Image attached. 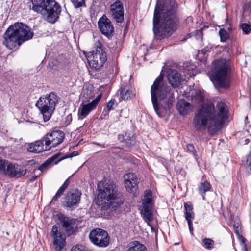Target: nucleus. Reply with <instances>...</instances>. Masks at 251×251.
Segmentation results:
<instances>
[{
    "mask_svg": "<svg viewBox=\"0 0 251 251\" xmlns=\"http://www.w3.org/2000/svg\"><path fill=\"white\" fill-rule=\"evenodd\" d=\"M179 24L177 5L175 0H157L153 18V30L159 39L170 36Z\"/></svg>",
    "mask_w": 251,
    "mask_h": 251,
    "instance_id": "f257e3e1",
    "label": "nucleus"
},
{
    "mask_svg": "<svg viewBox=\"0 0 251 251\" xmlns=\"http://www.w3.org/2000/svg\"><path fill=\"white\" fill-rule=\"evenodd\" d=\"M228 118V109L223 102H218L215 108L212 104H204L196 113L194 117V128L202 131L207 128L208 133L214 135Z\"/></svg>",
    "mask_w": 251,
    "mask_h": 251,
    "instance_id": "f03ea898",
    "label": "nucleus"
},
{
    "mask_svg": "<svg viewBox=\"0 0 251 251\" xmlns=\"http://www.w3.org/2000/svg\"><path fill=\"white\" fill-rule=\"evenodd\" d=\"M163 76L160 75L151 86V101L157 115L163 117L170 112L175 102L174 94L172 89L163 83Z\"/></svg>",
    "mask_w": 251,
    "mask_h": 251,
    "instance_id": "7ed1b4c3",
    "label": "nucleus"
},
{
    "mask_svg": "<svg viewBox=\"0 0 251 251\" xmlns=\"http://www.w3.org/2000/svg\"><path fill=\"white\" fill-rule=\"evenodd\" d=\"M33 32L27 25L17 22L11 25L3 35V44L7 48L12 49L17 45L32 38Z\"/></svg>",
    "mask_w": 251,
    "mask_h": 251,
    "instance_id": "20e7f679",
    "label": "nucleus"
},
{
    "mask_svg": "<svg viewBox=\"0 0 251 251\" xmlns=\"http://www.w3.org/2000/svg\"><path fill=\"white\" fill-rule=\"evenodd\" d=\"M98 199H101L103 207L115 210L123 204V199L118 193L114 182L111 180L100 182L98 184Z\"/></svg>",
    "mask_w": 251,
    "mask_h": 251,
    "instance_id": "39448f33",
    "label": "nucleus"
},
{
    "mask_svg": "<svg viewBox=\"0 0 251 251\" xmlns=\"http://www.w3.org/2000/svg\"><path fill=\"white\" fill-rule=\"evenodd\" d=\"M29 6L50 23L57 21L61 11V6L55 0H32Z\"/></svg>",
    "mask_w": 251,
    "mask_h": 251,
    "instance_id": "423d86ee",
    "label": "nucleus"
},
{
    "mask_svg": "<svg viewBox=\"0 0 251 251\" xmlns=\"http://www.w3.org/2000/svg\"><path fill=\"white\" fill-rule=\"evenodd\" d=\"M211 75L220 87H229L230 68L226 60L221 59L214 61L212 63Z\"/></svg>",
    "mask_w": 251,
    "mask_h": 251,
    "instance_id": "0eeeda50",
    "label": "nucleus"
},
{
    "mask_svg": "<svg viewBox=\"0 0 251 251\" xmlns=\"http://www.w3.org/2000/svg\"><path fill=\"white\" fill-rule=\"evenodd\" d=\"M58 101V97L53 92L40 97L36 106L42 114L44 122L49 121Z\"/></svg>",
    "mask_w": 251,
    "mask_h": 251,
    "instance_id": "6e6552de",
    "label": "nucleus"
},
{
    "mask_svg": "<svg viewBox=\"0 0 251 251\" xmlns=\"http://www.w3.org/2000/svg\"><path fill=\"white\" fill-rule=\"evenodd\" d=\"M90 67L96 70H100L107 60L106 55L102 44L98 42L95 50L85 54Z\"/></svg>",
    "mask_w": 251,
    "mask_h": 251,
    "instance_id": "1a4fd4ad",
    "label": "nucleus"
},
{
    "mask_svg": "<svg viewBox=\"0 0 251 251\" xmlns=\"http://www.w3.org/2000/svg\"><path fill=\"white\" fill-rule=\"evenodd\" d=\"M142 201L141 213L145 221L151 227V223L153 220V217L152 211L153 202L152 200V192L150 190L145 192Z\"/></svg>",
    "mask_w": 251,
    "mask_h": 251,
    "instance_id": "9d476101",
    "label": "nucleus"
},
{
    "mask_svg": "<svg viewBox=\"0 0 251 251\" xmlns=\"http://www.w3.org/2000/svg\"><path fill=\"white\" fill-rule=\"evenodd\" d=\"M0 171L11 177H20L25 175L26 170L20 166L10 163L0 157Z\"/></svg>",
    "mask_w": 251,
    "mask_h": 251,
    "instance_id": "9b49d317",
    "label": "nucleus"
},
{
    "mask_svg": "<svg viewBox=\"0 0 251 251\" xmlns=\"http://www.w3.org/2000/svg\"><path fill=\"white\" fill-rule=\"evenodd\" d=\"M89 237L92 243L99 247H105L109 244L108 233L100 228L92 230L89 234Z\"/></svg>",
    "mask_w": 251,
    "mask_h": 251,
    "instance_id": "f8f14e48",
    "label": "nucleus"
},
{
    "mask_svg": "<svg viewBox=\"0 0 251 251\" xmlns=\"http://www.w3.org/2000/svg\"><path fill=\"white\" fill-rule=\"evenodd\" d=\"M65 137L64 133L61 130H53L47 133L44 137L46 150H50L60 144Z\"/></svg>",
    "mask_w": 251,
    "mask_h": 251,
    "instance_id": "ddd939ff",
    "label": "nucleus"
},
{
    "mask_svg": "<svg viewBox=\"0 0 251 251\" xmlns=\"http://www.w3.org/2000/svg\"><path fill=\"white\" fill-rule=\"evenodd\" d=\"M109 14L116 23H122L124 20V9L122 2L117 0L112 4L110 7Z\"/></svg>",
    "mask_w": 251,
    "mask_h": 251,
    "instance_id": "4468645a",
    "label": "nucleus"
},
{
    "mask_svg": "<svg viewBox=\"0 0 251 251\" xmlns=\"http://www.w3.org/2000/svg\"><path fill=\"white\" fill-rule=\"evenodd\" d=\"M99 28L101 33L106 37L110 38L113 36L114 28L111 21L105 15H103L98 23Z\"/></svg>",
    "mask_w": 251,
    "mask_h": 251,
    "instance_id": "2eb2a0df",
    "label": "nucleus"
},
{
    "mask_svg": "<svg viewBox=\"0 0 251 251\" xmlns=\"http://www.w3.org/2000/svg\"><path fill=\"white\" fill-rule=\"evenodd\" d=\"M81 196V192L77 189L70 190L66 194L64 206L71 208L77 205L79 202Z\"/></svg>",
    "mask_w": 251,
    "mask_h": 251,
    "instance_id": "dca6fc26",
    "label": "nucleus"
},
{
    "mask_svg": "<svg viewBox=\"0 0 251 251\" xmlns=\"http://www.w3.org/2000/svg\"><path fill=\"white\" fill-rule=\"evenodd\" d=\"M100 98L101 96L99 95L91 102L86 104H81L78 111L79 119H84L92 110L94 109L100 101Z\"/></svg>",
    "mask_w": 251,
    "mask_h": 251,
    "instance_id": "f3484780",
    "label": "nucleus"
},
{
    "mask_svg": "<svg viewBox=\"0 0 251 251\" xmlns=\"http://www.w3.org/2000/svg\"><path fill=\"white\" fill-rule=\"evenodd\" d=\"M51 234L54 238V245L56 250L60 251L65 245V236L61 233L55 225L53 226Z\"/></svg>",
    "mask_w": 251,
    "mask_h": 251,
    "instance_id": "a211bd4d",
    "label": "nucleus"
},
{
    "mask_svg": "<svg viewBox=\"0 0 251 251\" xmlns=\"http://www.w3.org/2000/svg\"><path fill=\"white\" fill-rule=\"evenodd\" d=\"M124 178L125 187L128 191L134 192L137 189L139 181L134 173L126 174Z\"/></svg>",
    "mask_w": 251,
    "mask_h": 251,
    "instance_id": "6ab92c4d",
    "label": "nucleus"
},
{
    "mask_svg": "<svg viewBox=\"0 0 251 251\" xmlns=\"http://www.w3.org/2000/svg\"><path fill=\"white\" fill-rule=\"evenodd\" d=\"M61 220L63 228L69 235H71L75 232V229L76 227V224L75 219L64 217H62Z\"/></svg>",
    "mask_w": 251,
    "mask_h": 251,
    "instance_id": "aec40b11",
    "label": "nucleus"
},
{
    "mask_svg": "<svg viewBox=\"0 0 251 251\" xmlns=\"http://www.w3.org/2000/svg\"><path fill=\"white\" fill-rule=\"evenodd\" d=\"M168 80L174 88L178 87L181 83V75L176 70L170 69L168 71Z\"/></svg>",
    "mask_w": 251,
    "mask_h": 251,
    "instance_id": "412c9836",
    "label": "nucleus"
},
{
    "mask_svg": "<svg viewBox=\"0 0 251 251\" xmlns=\"http://www.w3.org/2000/svg\"><path fill=\"white\" fill-rule=\"evenodd\" d=\"M44 137L41 140H37L34 142L28 144L27 150L28 151L39 153L46 151V147H44Z\"/></svg>",
    "mask_w": 251,
    "mask_h": 251,
    "instance_id": "4be33fe9",
    "label": "nucleus"
},
{
    "mask_svg": "<svg viewBox=\"0 0 251 251\" xmlns=\"http://www.w3.org/2000/svg\"><path fill=\"white\" fill-rule=\"evenodd\" d=\"M119 140L124 143V146L127 150L134 145L136 142L134 136L131 133H125V135H119Z\"/></svg>",
    "mask_w": 251,
    "mask_h": 251,
    "instance_id": "5701e85b",
    "label": "nucleus"
},
{
    "mask_svg": "<svg viewBox=\"0 0 251 251\" xmlns=\"http://www.w3.org/2000/svg\"><path fill=\"white\" fill-rule=\"evenodd\" d=\"M176 107L180 114L183 115L187 114L192 110V106L182 99L178 101Z\"/></svg>",
    "mask_w": 251,
    "mask_h": 251,
    "instance_id": "b1692460",
    "label": "nucleus"
},
{
    "mask_svg": "<svg viewBox=\"0 0 251 251\" xmlns=\"http://www.w3.org/2000/svg\"><path fill=\"white\" fill-rule=\"evenodd\" d=\"M135 95V90L129 86H126L120 91L121 99L123 100H130Z\"/></svg>",
    "mask_w": 251,
    "mask_h": 251,
    "instance_id": "393cba45",
    "label": "nucleus"
},
{
    "mask_svg": "<svg viewBox=\"0 0 251 251\" xmlns=\"http://www.w3.org/2000/svg\"><path fill=\"white\" fill-rule=\"evenodd\" d=\"M184 208L185 210V217L187 221L189 222L192 221L194 219V213L193 211V206L192 204L185 203L184 205Z\"/></svg>",
    "mask_w": 251,
    "mask_h": 251,
    "instance_id": "a878e982",
    "label": "nucleus"
},
{
    "mask_svg": "<svg viewBox=\"0 0 251 251\" xmlns=\"http://www.w3.org/2000/svg\"><path fill=\"white\" fill-rule=\"evenodd\" d=\"M211 188V185L209 182L205 181L199 185L198 190L199 194L202 197V199L205 200V194L209 191Z\"/></svg>",
    "mask_w": 251,
    "mask_h": 251,
    "instance_id": "bb28decb",
    "label": "nucleus"
},
{
    "mask_svg": "<svg viewBox=\"0 0 251 251\" xmlns=\"http://www.w3.org/2000/svg\"><path fill=\"white\" fill-rule=\"evenodd\" d=\"M126 251H147L146 247L138 241L130 243Z\"/></svg>",
    "mask_w": 251,
    "mask_h": 251,
    "instance_id": "cd10ccee",
    "label": "nucleus"
},
{
    "mask_svg": "<svg viewBox=\"0 0 251 251\" xmlns=\"http://www.w3.org/2000/svg\"><path fill=\"white\" fill-rule=\"evenodd\" d=\"M69 184V179H67L64 182L63 185L59 188L57 192L53 197L52 199V201H56L57 199L60 198L61 195L63 194L65 189L67 188Z\"/></svg>",
    "mask_w": 251,
    "mask_h": 251,
    "instance_id": "c85d7f7f",
    "label": "nucleus"
},
{
    "mask_svg": "<svg viewBox=\"0 0 251 251\" xmlns=\"http://www.w3.org/2000/svg\"><path fill=\"white\" fill-rule=\"evenodd\" d=\"M117 106V102L114 99L111 100L106 105V108L104 109L103 114L107 115L110 110L113 109Z\"/></svg>",
    "mask_w": 251,
    "mask_h": 251,
    "instance_id": "c756f323",
    "label": "nucleus"
},
{
    "mask_svg": "<svg viewBox=\"0 0 251 251\" xmlns=\"http://www.w3.org/2000/svg\"><path fill=\"white\" fill-rule=\"evenodd\" d=\"M219 35L220 36V41L222 42H226L230 37L228 33H227L226 30L224 28L219 29Z\"/></svg>",
    "mask_w": 251,
    "mask_h": 251,
    "instance_id": "7c9ffc66",
    "label": "nucleus"
},
{
    "mask_svg": "<svg viewBox=\"0 0 251 251\" xmlns=\"http://www.w3.org/2000/svg\"><path fill=\"white\" fill-rule=\"evenodd\" d=\"M202 243L204 247L208 250L213 248L214 244V241L213 240L207 238L202 240Z\"/></svg>",
    "mask_w": 251,
    "mask_h": 251,
    "instance_id": "2f4dec72",
    "label": "nucleus"
},
{
    "mask_svg": "<svg viewBox=\"0 0 251 251\" xmlns=\"http://www.w3.org/2000/svg\"><path fill=\"white\" fill-rule=\"evenodd\" d=\"M243 32L245 34H249L251 31V25L247 23H242L240 25Z\"/></svg>",
    "mask_w": 251,
    "mask_h": 251,
    "instance_id": "473e14b6",
    "label": "nucleus"
},
{
    "mask_svg": "<svg viewBox=\"0 0 251 251\" xmlns=\"http://www.w3.org/2000/svg\"><path fill=\"white\" fill-rule=\"evenodd\" d=\"M85 0H70L74 6L76 8L81 7L85 5Z\"/></svg>",
    "mask_w": 251,
    "mask_h": 251,
    "instance_id": "72a5a7b5",
    "label": "nucleus"
},
{
    "mask_svg": "<svg viewBox=\"0 0 251 251\" xmlns=\"http://www.w3.org/2000/svg\"><path fill=\"white\" fill-rule=\"evenodd\" d=\"M77 155V153L76 151H74L72 152L71 153L69 154V155H66L63 156H62L61 158L59 159V160L55 162V164H57V162L61 161V160H63L64 159L69 158H72L73 156H75Z\"/></svg>",
    "mask_w": 251,
    "mask_h": 251,
    "instance_id": "f704fd0d",
    "label": "nucleus"
},
{
    "mask_svg": "<svg viewBox=\"0 0 251 251\" xmlns=\"http://www.w3.org/2000/svg\"><path fill=\"white\" fill-rule=\"evenodd\" d=\"M187 149L188 151L192 153L194 156H196V151L194 148V147L192 144H188L187 145Z\"/></svg>",
    "mask_w": 251,
    "mask_h": 251,
    "instance_id": "c9c22d12",
    "label": "nucleus"
},
{
    "mask_svg": "<svg viewBox=\"0 0 251 251\" xmlns=\"http://www.w3.org/2000/svg\"><path fill=\"white\" fill-rule=\"evenodd\" d=\"M50 161L47 160L44 163H43L42 165L40 166V167H39V170H40L41 171H44L47 168V167L50 165Z\"/></svg>",
    "mask_w": 251,
    "mask_h": 251,
    "instance_id": "e433bc0d",
    "label": "nucleus"
},
{
    "mask_svg": "<svg viewBox=\"0 0 251 251\" xmlns=\"http://www.w3.org/2000/svg\"><path fill=\"white\" fill-rule=\"evenodd\" d=\"M195 99H197L199 102H201L203 100V97L200 93H198L195 96Z\"/></svg>",
    "mask_w": 251,
    "mask_h": 251,
    "instance_id": "4c0bfd02",
    "label": "nucleus"
},
{
    "mask_svg": "<svg viewBox=\"0 0 251 251\" xmlns=\"http://www.w3.org/2000/svg\"><path fill=\"white\" fill-rule=\"evenodd\" d=\"M188 225L189 226V228L190 232L192 234H193V224L192 221H190L189 222H187Z\"/></svg>",
    "mask_w": 251,
    "mask_h": 251,
    "instance_id": "58836bf2",
    "label": "nucleus"
},
{
    "mask_svg": "<svg viewBox=\"0 0 251 251\" xmlns=\"http://www.w3.org/2000/svg\"><path fill=\"white\" fill-rule=\"evenodd\" d=\"M58 156V154H55L53 155L52 157H50L48 160L50 161V163H51L55 159L57 158Z\"/></svg>",
    "mask_w": 251,
    "mask_h": 251,
    "instance_id": "ea45409f",
    "label": "nucleus"
},
{
    "mask_svg": "<svg viewBox=\"0 0 251 251\" xmlns=\"http://www.w3.org/2000/svg\"><path fill=\"white\" fill-rule=\"evenodd\" d=\"M58 156V154H55L53 155L52 157H50L48 160L50 161V163H51L55 159L57 158Z\"/></svg>",
    "mask_w": 251,
    "mask_h": 251,
    "instance_id": "a19ab883",
    "label": "nucleus"
},
{
    "mask_svg": "<svg viewBox=\"0 0 251 251\" xmlns=\"http://www.w3.org/2000/svg\"><path fill=\"white\" fill-rule=\"evenodd\" d=\"M94 144H95L96 145H98V146H100V147H101L102 148H105L107 147V146L105 145V144H100V143H96V142H94L93 143Z\"/></svg>",
    "mask_w": 251,
    "mask_h": 251,
    "instance_id": "79ce46f5",
    "label": "nucleus"
},
{
    "mask_svg": "<svg viewBox=\"0 0 251 251\" xmlns=\"http://www.w3.org/2000/svg\"><path fill=\"white\" fill-rule=\"evenodd\" d=\"M235 232L236 234H239V230L241 229V228H237V227H236V225H233Z\"/></svg>",
    "mask_w": 251,
    "mask_h": 251,
    "instance_id": "37998d69",
    "label": "nucleus"
},
{
    "mask_svg": "<svg viewBox=\"0 0 251 251\" xmlns=\"http://www.w3.org/2000/svg\"><path fill=\"white\" fill-rule=\"evenodd\" d=\"M234 225H236V227H237V228H241V225L239 222H237Z\"/></svg>",
    "mask_w": 251,
    "mask_h": 251,
    "instance_id": "c03bdc74",
    "label": "nucleus"
},
{
    "mask_svg": "<svg viewBox=\"0 0 251 251\" xmlns=\"http://www.w3.org/2000/svg\"><path fill=\"white\" fill-rule=\"evenodd\" d=\"M197 33L198 35H202V29H201L199 30H197Z\"/></svg>",
    "mask_w": 251,
    "mask_h": 251,
    "instance_id": "a18cd8bd",
    "label": "nucleus"
},
{
    "mask_svg": "<svg viewBox=\"0 0 251 251\" xmlns=\"http://www.w3.org/2000/svg\"><path fill=\"white\" fill-rule=\"evenodd\" d=\"M37 178V176H32V177L31 178V181H34L35 179H36Z\"/></svg>",
    "mask_w": 251,
    "mask_h": 251,
    "instance_id": "49530a36",
    "label": "nucleus"
}]
</instances>
